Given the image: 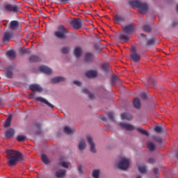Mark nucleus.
<instances>
[{"instance_id": "1", "label": "nucleus", "mask_w": 178, "mask_h": 178, "mask_svg": "<svg viewBox=\"0 0 178 178\" xmlns=\"http://www.w3.org/2000/svg\"><path fill=\"white\" fill-rule=\"evenodd\" d=\"M6 158L8 159L7 163L8 166H16L19 161L23 159V154L20 152L13 149L6 150Z\"/></svg>"}, {"instance_id": "2", "label": "nucleus", "mask_w": 178, "mask_h": 178, "mask_svg": "<svg viewBox=\"0 0 178 178\" xmlns=\"http://www.w3.org/2000/svg\"><path fill=\"white\" fill-rule=\"evenodd\" d=\"M129 4L132 8H137L142 15H145L148 12V3L138 0L129 1Z\"/></svg>"}, {"instance_id": "3", "label": "nucleus", "mask_w": 178, "mask_h": 178, "mask_svg": "<svg viewBox=\"0 0 178 178\" xmlns=\"http://www.w3.org/2000/svg\"><path fill=\"white\" fill-rule=\"evenodd\" d=\"M70 33L69 29H66L63 24H60L57 26V31L54 32V35L56 38L63 40L66 38V34H70Z\"/></svg>"}, {"instance_id": "4", "label": "nucleus", "mask_w": 178, "mask_h": 178, "mask_svg": "<svg viewBox=\"0 0 178 178\" xmlns=\"http://www.w3.org/2000/svg\"><path fill=\"white\" fill-rule=\"evenodd\" d=\"M118 169L121 170H127L130 166V161L126 158H123L117 165Z\"/></svg>"}, {"instance_id": "5", "label": "nucleus", "mask_w": 178, "mask_h": 178, "mask_svg": "<svg viewBox=\"0 0 178 178\" xmlns=\"http://www.w3.org/2000/svg\"><path fill=\"white\" fill-rule=\"evenodd\" d=\"M70 24L76 30H79V29H81L83 22L80 19H74L71 21Z\"/></svg>"}, {"instance_id": "6", "label": "nucleus", "mask_w": 178, "mask_h": 178, "mask_svg": "<svg viewBox=\"0 0 178 178\" xmlns=\"http://www.w3.org/2000/svg\"><path fill=\"white\" fill-rule=\"evenodd\" d=\"M114 22L117 24H123V22H125L126 17H124L123 15L121 14H117L113 17Z\"/></svg>"}, {"instance_id": "7", "label": "nucleus", "mask_w": 178, "mask_h": 178, "mask_svg": "<svg viewBox=\"0 0 178 178\" xmlns=\"http://www.w3.org/2000/svg\"><path fill=\"white\" fill-rule=\"evenodd\" d=\"M15 66L10 65L6 67V76L8 79H12L13 77V70Z\"/></svg>"}, {"instance_id": "8", "label": "nucleus", "mask_w": 178, "mask_h": 178, "mask_svg": "<svg viewBox=\"0 0 178 178\" xmlns=\"http://www.w3.org/2000/svg\"><path fill=\"white\" fill-rule=\"evenodd\" d=\"M136 30V26H134L133 24L127 25L124 27H123V31L125 34H131V33H134Z\"/></svg>"}, {"instance_id": "9", "label": "nucleus", "mask_w": 178, "mask_h": 178, "mask_svg": "<svg viewBox=\"0 0 178 178\" xmlns=\"http://www.w3.org/2000/svg\"><path fill=\"white\" fill-rule=\"evenodd\" d=\"M5 9L8 10V12H19L20 10V8L16 5L7 4L5 6Z\"/></svg>"}, {"instance_id": "10", "label": "nucleus", "mask_w": 178, "mask_h": 178, "mask_svg": "<svg viewBox=\"0 0 178 178\" xmlns=\"http://www.w3.org/2000/svg\"><path fill=\"white\" fill-rule=\"evenodd\" d=\"M120 127L123 129L124 130H127L128 131H133L134 130V126L130 124H127L124 122H121L119 124Z\"/></svg>"}, {"instance_id": "11", "label": "nucleus", "mask_w": 178, "mask_h": 178, "mask_svg": "<svg viewBox=\"0 0 178 178\" xmlns=\"http://www.w3.org/2000/svg\"><path fill=\"white\" fill-rule=\"evenodd\" d=\"M87 140H88V144H90V152H92L93 154H95V152H97V149H95V144L92 140V138L90 136H88Z\"/></svg>"}, {"instance_id": "12", "label": "nucleus", "mask_w": 178, "mask_h": 178, "mask_svg": "<svg viewBox=\"0 0 178 178\" xmlns=\"http://www.w3.org/2000/svg\"><path fill=\"white\" fill-rule=\"evenodd\" d=\"M35 101L36 102H42L43 104H45L49 108H54V105L51 103H49L47 99L41 97H38L35 98Z\"/></svg>"}, {"instance_id": "13", "label": "nucleus", "mask_w": 178, "mask_h": 178, "mask_svg": "<svg viewBox=\"0 0 178 178\" xmlns=\"http://www.w3.org/2000/svg\"><path fill=\"white\" fill-rule=\"evenodd\" d=\"M39 70L45 74H52V70L45 65L40 66Z\"/></svg>"}, {"instance_id": "14", "label": "nucleus", "mask_w": 178, "mask_h": 178, "mask_svg": "<svg viewBox=\"0 0 178 178\" xmlns=\"http://www.w3.org/2000/svg\"><path fill=\"white\" fill-rule=\"evenodd\" d=\"M29 88L33 92L37 91V92H42V88L38 84H31Z\"/></svg>"}, {"instance_id": "15", "label": "nucleus", "mask_w": 178, "mask_h": 178, "mask_svg": "<svg viewBox=\"0 0 178 178\" xmlns=\"http://www.w3.org/2000/svg\"><path fill=\"white\" fill-rule=\"evenodd\" d=\"M13 37V33L10 32H6L4 33V36L3 38V42H9L10 41V38Z\"/></svg>"}, {"instance_id": "16", "label": "nucleus", "mask_w": 178, "mask_h": 178, "mask_svg": "<svg viewBox=\"0 0 178 178\" xmlns=\"http://www.w3.org/2000/svg\"><path fill=\"white\" fill-rule=\"evenodd\" d=\"M13 136H15V129L13 128L8 129L5 133L6 138H12Z\"/></svg>"}, {"instance_id": "17", "label": "nucleus", "mask_w": 178, "mask_h": 178, "mask_svg": "<svg viewBox=\"0 0 178 178\" xmlns=\"http://www.w3.org/2000/svg\"><path fill=\"white\" fill-rule=\"evenodd\" d=\"M19 22L16 20L11 21L10 23V30H17L19 29Z\"/></svg>"}, {"instance_id": "18", "label": "nucleus", "mask_w": 178, "mask_h": 178, "mask_svg": "<svg viewBox=\"0 0 178 178\" xmlns=\"http://www.w3.org/2000/svg\"><path fill=\"white\" fill-rule=\"evenodd\" d=\"M96 76H98L97 71L90 70L86 72V76H88V79H94Z\"/></svg>"}, {"instance_id": "19", "label": "nucleus", "mask_w": 178, "mask_h": 178, "mask_svg": "<svg viewBox=\"0 0 178 178\" xmlns=\"http://www.w3.org/2000/svg\"><path fill=\"white\" fill-rule=\"evenodd\" d=\"M131 58L134 62H140V60L141 59V56H140V54L137 53H131Z\"/></svg>"}, {"instance_id": "20", "label": "nucleus", "mask_w": 178, "mask_h": 178, "mask_svg": "<svg viewBox=\"0 0 178 178\" xmlns=\"http://www.w3.org/2000/svg\"><path fill=\"white\" fill-rule=\"evenodd\" d=\"M56 176L58 178H63L66 176V170H58L56 172Z\"/></svg>"}, {"instance_id": "21", "label": "nucleus", "mask_w": 178, "mask_h": 178, "mask_svg": "<svg viewBox=\"0 0 178 178\" xmlns=\"http://www.w3.org/2000/svg\"><path fill=\"white\" fill-rule=\"evenodd\" d=\"M87 145H86V140H84V139H82L79 144L78 145V148L79 149V151H84V149H86Z\"/></svg>"}, {"instance_id": "22", "label": "nucleus", "mask_w": 178, "mask_h": 178, "mask_svg": "<svg viewBox=\"0 0 178 178\" xmlns=\"http://www.w3.org/2000/svg\"><path fill=\"white\" fill-rule=\"evenodd\" d=\"M61 81H65V78L62 76H56L51 79V83L53 84H56L58 83H60Z\"/></svg>"}, {"instance_id": "23", "label": "nucleus", "mask_w": 178, "mask_h": 178, "mask_svg": "<svg viewBox=\"0 0 178 178\" xmlns=\"http://www.w3.org/2000/svg\"><path fill=\"white\" fill-rule=\"evenodd\" d=\"M92 58H94V54L92 53H87L85 55V62H92Z\"/></svg>"}, {"instance_id": "24", "label": "nucleus", "mask_w": 178, "mask_h": 178, "mask_svg": "<svg viewBox=\"0 0 178 178\" xmlns=\"http://www.w3.org/2000/svg\"><path fill=\"white\" fill-rule=\"evenodd\" d=\"M134 106L136 109H140L141 108V102H140L139 98H135L134 100Z\"/></svg>"}, {"instance_id": "25", "label": "nucleus", "mask_w": 178, "mask_h": 178, "mask_svg": "<svg viewBox=\"0 0 178 178\" xmlns=\"http://www.w3.org/2000/svg\"><path fill=\"white\" fill-rule=\"evenodd\" d=\"M76 130L74 129L70 128V127H64V133L66 134H73V133H75Z\"/></svg>"}, {"instance_id": "26", "label": "nucleus", "mask_w": 178, "mask_h": 178, "mask_svg": "<svg viewBox=\"0 0 178 178\" xmlns=\"http://www.w3.org/2000/svg\"><path fill=\"white\" fill-rule=\"evenodd\" d=\"M81 52H83V50L80 47H76L74 51V56L76 58H80L81 56Z\"/></svg>"}, {"instance_id": "27", "label": "nucleus", "mask_w": 178, "mask_h": 178, "mask_svg": "<svg viewBox=\"0 0 178 178\" xmlns=\"http://www.w3.org/2000/svg\"><path fill=\"white\" fill-rule=\"evenodd\" d=\"M121 119L122 120H131V119H133V117H131V115L129 113H124L121 115Z\"/></svg>"}, {"instance_id": "28", "label": "nucleus", "mask_w": 178, "mask_h": 178, "mask_svg": "<svg viewBox=\"0 0 178 178\" xmlns=\"http://www.w3.org/2000/svg\"><path fill=\"white\" fill-rule=\"evenodd\" d=\"M119 40L122 42H127L129 41V35L121 34L119 36Z\"/></svg>"}, {"instance_id": "29", "label": "nucleus", "mask_w": 178, "mask_h": 178, "mask_svg": "<svg viewBox=\"0 0 178 178\" xmlns=\"http://www.w3.org/2000/svg\"><path fill=\"white\" fill-rule=\"evenodd\" d=\"M7 56H9L10 59H15V58H16V51H15L14 50L8 51Z\"/></svg>"}, {"instance_id": "30", "label": "nucleus", "mask_w": 178, "mask_h": 178, "mask_svg": "<svg viewBox=\"0 0 178 178\" xmlns=\"http://www.w3.org/2000/svg\"><path fill=\"white\" fill-rule=\"evenodd\" d=\"M82 92H84V94H88L90 99H94V98H95V95L94 94H91L87 88H83L82 90Z\"/></svg>"}, {"instance_id": "31", "label": "nucleus", "mask_w": 178, "mask_h": 178, "mask_svg": "<svg viewBox=\"0 0 178 178\" xmlns=\"http://www.w3.org/2000/svg\"><path fill=\"white\" fill-rule=\"evenodd\" d=\"M29 60L30 62H34V63L40 62L41 60V58H40V57H38V56L33 55L29 57Z\"/></svg>"}, {"instance_id": "32", "label": "nucleus", "mask_w": 178, "mask_h": 178, "mask_svg": "<svg viewBox=\"0 0 178 178\" xmlns=\"http://www.w3.org/2000/svg\"><path fill=\"white\" fill-rule=\"evenodd\" d=\"M42 161L45 165H48L51 161H49V159H48V156H47L46 154H42L41 155Z\"/></svg>"}, {"instance_id": "33", "label": "nucleus", "mask_w": 178, "mask_h": 178, "mask_svg": "<svg viewBox=\"0 0 178 178\" xmlns=\"http://www.w3.org/2000/svg\"><path fill=\"white\" fill-rule=\"evenodd\" d=\"M138 169L140 173H147V166L145 165H138Z\"/></svg>"}, {"instance_id": "34", "label": "nucleus", "mask_w": 178, "mask_h": 178, "mask_svg": "<svg viewBox=\"0 0 178 178\" xmlns=\"http://www.w3.org/2000/svg\"><path fill=\"white\" fill-rule=\"evenodd\" d=\"M147 145L148 149L150 151H155V145L152 142H148Z\"/></svg>"}, {"instance_id": "35", "label": "nucleus", "mask_w": 178, "mask_h": 178, "mask_svg": "<svg viewBox=\"0 0 178 178\" xmlns=\"http://www.w3.org/2000/svg\"><path fill=\"white\" fill-rule=\"evenodd\" d=\"M11 122H12V117L10 116L6 120L5 124H4V127H9L10 126Z\"/></svg>"}, {"instance_id": "36", "label": "nucleus", "mask_w": 178, "mask_h": 178, "mask_svg": "<svg viewBox=\"0 0 178 178\" xmlns=\"http://www.w3.org/2000/svg\"><path fill=\"white\" fill-rule=\"evenodd\" d=\"M136 130L139 131V133H141V134H145V136H149V133L141 128H137Z\"/></svg>"}, {"instance_id": "37", "label": "nucleus", "mask_w": 178, "mask_h": 178, "mask_svg": "<svg viewBox=\"0 0 178 178\" xmlns=\"http://www.w3.org/2000/svg\"><path fill=\"white\" fill-rule=\"evenodd\" d=\"M94 47L96 49V51H101V49L104 48V45H102V44L101 43H98V44H95L94 45Z\"/></svg>"}, {"instance_id": "38", "label": "nucleus", "mask_w": 178, "mask_h": 178, "mask_svg": "<svg viewBox=\"0 0 178 178\" xmlns=\"http://www.w3.org/2000/svg\"><path fill=\"white\" fill-rule=\"evenodd\" d=\"M19 52L20 54H30V49H26L24 47H22L20 49H19Z\"/></svg>"}, {"instance_id": "39", "label": "nucleus", "mask_w": 178, "mask_h": 178, "mask_svg": "<svg viewBox=\"0 0 178 178\" xmlns=\"http://www.w3.org/2000/svg\"><path fill=\"white\" fill-rule=\"evenodd\" d=\"M154 131L156 133H163V128L162 127L156 126L154 127Z\"/></svg>"}, {"instance_id": "40", "label": "nucleus", "mask_w": 178, "mask_h": 178, "mask_svg": "<svg viewBox=\"0 0 178 178\" xmlns=\"http://www.w3.org/2000/svg\"><path fill=\"white\" fill-rule=\"evenodd\" d=\"M152 138L156 143H158L159 144H162V138L161 137L153 136Z\"/></svg>"}, {"instance_id": "41", "label": "nucleus", "mask_w": 178, "mask_h": 178, "mask_svg": "<svg viewBox=\"0 0 178 178\" xmlns=\"http://www.w3.org/2000/svg\"><path fill=\"white\" fill-rule=\"evenodd\" d=\"M99 170H95L93 172H92V177L94 178H99Z\"/></svg>"}, {"instance_id": "42", "label": "nucleus", "mask_w": 178, "mask_h": 178, "mask_svg": "<svg viewBox=\"0 0 178 178\" xmlns=\"http://www.w3.org/2000/svg\"><path fill=\"white\" fill-rule=\"evenodd\" d=\"M102 70H104V72H108V70L109 69V64H108V63L102 64Z\"/></svg>"}, {"instance_id": "43", "label": "nucleus", "mask_w": 178, "mask_h": 178, "mask_svg": "<svg viewBox=\"0 0 178 178\" xmlns=\"http://www.w3.org/2000/svg\"><path fill=\"white\" fill-rule=\"evenodd\" d=\"M17 141H26V140H27V137L24 136H17Z\"/></svg>"}, {"instance_id": "44", "label": "nucleus", "mask_w": 178, "mask_h": 178, "mask_svg": "<svg viewBox=\"0 0 178 178\" xmlns=\"http://www.w3.org/2000/svg\"><path fill=\"white\" fill-rule=\"evenodd\" d=\"M143 31H146V33H150L151 31V26L148 25H145L143 26Z\"/></svg>"}, {"instance_id": "45", "label": "nucleus", "mask_w": 178, "mask_h": 178, "mask_svg": "<svg viewBox=\"0 0 178 178\" xmlns=\"http://www.w3.org/2000/svg\"><path fill=\"white\" fill-rule=\"evenodd\" d=\"M108 116L111 119V122H115V115L113 114V113H108Z\"/></svg>"}, {"instance_id": "46", "label": "nucleus", "mask_w": 178, "mask_h": 178, "mask_svg": "<svg viewBox=\"0 0 178 178\" xmlns=\"http://www.w3.org/2000/svg\"><path fill=\"white\" fill-rule=\"evenodd\" d=\"M155 44V39H150L147 42V45L149 47L150 45H154Z\"/></svg>"}, {"instance_id": "47", "label": "nucleus", "mask_w": 178, "mask_h": 178, "mask_svg": "<svg viewBox=\"0 0 178 178\" xmlns=\"http://www.w3.org/2000/svg\"><path fill=\"white\" fill-rule=\"evenodd\" d=\"M62 52L63 54H69V47H63Z\"/></svg>"}, {"instance_id": "48", "label": "nucleus", "mask_w": 178, "mask_h": 178, "mask_svg": "<svg viewBox=\"0 0 178 178\" xmlns=\"http://www.w3.org/2000/svg\"><path fill=\"white\" fill-rule=\"evenodd\" d=\"M152 83H154V79L150 78L149 80H147V84L152 88L154 87V85H152Z\"/></svg>"}, {"instance_id": "49", "label": "nucleus", "mask_w": 178, "mask_h": 178, "mask_svg": "<svg viewBox=\"0 0 178 178\" xmlns=\"http://www.w3.org/2000/svg\"><path fill=\"white\" fill-rule=\"evenodd\" d=\"M111 81L113 84L115 83H118V81H119V78H118L117 76H113L111 79Z\"/></svg>"}, {"instance_id": "50", "label": "nucleus", "mask_w": 178, "mask_h": 178, "mask_svg": "<svg viewBox=\"0 0 178 178\" xmlns=\"http://www.w3.org/2000/svg\"><path fill=\"white\" fill-rule=\"evenodd\" d=\"M61 166H63V168H69V165L67 164V163L65 161L61 163Z\"/></svg>"}, {"instance_id": "51", "label": "nucleus", "mask_w": 178, "mask_h": 178, "mask_svg": "<svg viewBox=\"0 0 178 178\" xmlns=\"http://www.w3.org/2000/svg\"><path fill=\"white\" fill-rule=\"evenodd\" d=\"M140 98H142V99H147V94L145 93H142L140 95Z\"/></svg>"}, {"instance_id": "52", "label": "nucleus", "mask_w": 178, "mask_h": 178, "mask_svg": "<svg viewBox=\"0 0 178 178\" xmlns=\"http://www.w3.org/2000/svg\"><path fill=\"white\" fill-rule=\"evenodd\" d=\"M149 163H155V159L154 158H150L148 160Z\"/></svg>"}, {"instance_id": "53", "label": "nucleus", "mask_w": 178, "mask_h": 178, "mask_svg": "<svg viewBox=\"0 0 178 178\" xmlns=\"http://www.w3.org/2000/svg\"><path fill=\"white\" fill-rule=\"evenodd\" d=\"M74 84H75V86H81V83H80V81H74Z\"/></svg>"}, {"instance_id": "54", "label": "nucleus", "mask_w": 178, "mask_h": 178, "mask_svg": "<svg viewBox=\"0 0 178 178\" xmlns=\"http://www.w3.org/2000/svg\"><path fill=\"white\" fill-rule=\"evenodd\" d=\"M154 173H155V175H159V170L158 168H154Z\"/></svg>"}, {"instance_id": "55", "label": "nucleus", "mask_w": 178, "mask_h": 178, "mask_svg": "<svg viewBox=\"0 0 178 178\" xmlns=\"http://www.w3.org/2000/svg\"><path fill=\"white\" fill-rule=\"evenodd\" d=\"M100 118L103 120V122H106V117H104V115H101Z\"/></svg>"}, {"instance_id": "56", "label": "nucleus", "mask_w": 178, "mask_h": 178, "mask_svg": "<svg viewBox=\"0 0 178 178\" xmlns=\"http://www.w3.org/2000/svg\"><path fill=\"white\" fill-rule=\"evenodd\" d=\"M131 52H132V54H137V53L136 52V47H132V49H131Z\"/></svg>"}, {"instance_id": "57", "label": "nucleus", "mask_w": 178, "mask_h": 178, "mask_svg": "<svg viewBox=\"0 0 178 178\" xmlns=\"http://www.w3.org/2000/svg\"><path fill=\"white\" fill-rule=\"evenodd\" d=\"M69 1H70V0H60V1H61L63 3H67V2H69Z\"/></svg>"}, {"instance_id": "58", "label": "nucleus", "mask_w": 178, "mask_h": 178, "mask_svg": "<svg viewBox=\"0 0 178 178\" xmlns=\"http://www.w3.org/2000/svg\"><path fill=\"white\" fill-rule=\"evenodd\" d=\"M79 173H83V168H81V166H79Z\"/></svg>"}, {"instance_id": "59", "label": "nucleus", "mask_w": 178, "mask_h": 178, "mask_svg": "<svg viewBox=\"0 0 178 178\" xmlns=\"http://www.w3.org/2000/svg\"><path fill=\"white\" fill-rule=\"evenodd\" d=\"M140 37H143V38H144L147 37V35H145V34L142 33V34H140Z\"/></svg>"}, {"instance_id": "60", "label": "nucleus", "mask_w": 178, "mask_h": 178, "mask_svg": "<svg viewBox=\"0 0 178 178\" xmlns=\"http://www.w3.org/2000/svg\"><path fill=\"white\" fill-rule=\"evenodd\" d=\"M36 127H38V129H40L41 127V124H36Z\"/></svg>"}, {"instance_id": "61", "label": "nucleus", "mask_w": 178, "mask_h": 178, "mask_svg": "<svg viewBox=\"0 0 178 178\" xmlns=\"http://www.w3.org/2000/svg\"><path fill=\"white\" fill-rule=\"evenodd\" d=\"M136 178H141V176L138 175V176L136 177Z\"/></svg>"}, {"instance_id": "62", "label": "nucleus", "mask_w": 178, "mask_h": 178, "mask_svg": "<svg viewBox=\"0 0 178 178\" xmlns=\"http://www.w3.org/2000/svg\"><path fill=\"white\" fill-rule=\"evenodd\" d=\"M1 104H2V101H1V99H0V105H1Z\"/></svg>"}]
</instances>
